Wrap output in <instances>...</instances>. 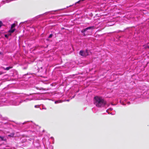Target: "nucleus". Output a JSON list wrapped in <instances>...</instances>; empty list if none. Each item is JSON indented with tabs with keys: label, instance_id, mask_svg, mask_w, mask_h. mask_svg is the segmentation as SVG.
Here are the masks:
<instances>
[{
	"label": "nucleus",
	"instance_id": "1",
	"mask_svg": "<svg viewBox=\"0 0 149 149\" xmlns=\"http://www.w3.org/2000/svg\"><path fill=\"white\" fill-rule=\"evenodd\" d=\"M94 103L97 107H105L107 102L102 97L97 96L94 98Z\"/></svg>",
	"mask_w": 149,
	"mask_h": 149
},
{
	"label": "nucleus",
	"instance_id": "2",
	"mask_svg": "<svg viewBox=\"0 0 149 149\" xmlns=\"http://www.w3.org/2000/svg\"><path fill=\"white\" fill-rule=\"evenodd\" d=\"M94 28V26H92L88 27L85 29H83L82 30H81V32L82 33H84L87 30H88V29H93Z\"/></svg>",
	"mask_w": 149,
	"mask_h": 149
},
{
	"label": "nucleus",
	"instance_id": "3",
	"mask_svg": "<svg viewBox=\"0 0 149 149\" xmlns=\"http://www.w3.org/2000/svg\"><path fill=\"white\" fill-rule=\"evenodd\" d=\"M86 53H87V51H86L85 52H84L82 51H81L80 52L79 54H80L83 56H86V55H87L88 54H86Z\"/></svg>",
	"mask_w": 149,
	"mask_h": 149
},
{
	"label": "nucleus",
	"instance_id": "4",
	"mask_svg": "<svg viewBox=\"0 0 149 149\" xmlns=\"http://www.w3.org/2000/svg\"><path fill=\"white\" fill-rule=\"evenodd\" d=\"M15 29H11L9 31V32L11 33H13L15 31Z\"/></svg>",
	"mask_w": 149,
	"mask_h": 149
},
{
	"label": "nucleus",
	"instance_id": "5",
	"mask_svg": "<svg viewBox=\"0 0 149 149\" xmlns=\"http://www.w3.org/2000/svg\"><path fill=\"white\" fill-rule=\"evenodd\" d=\"M0 139L2 141H5L6 139V138L4 137L0 136Z\"/></svg>",
	"mask_w": 149,
	"mask_h": 149
},
{
	"label": "nucleus",
	"instance_id": "6",
	"mask_svg": "<svg viewBox=\"0 0 149 149\" xmlns=\"http://www.w3.org/2000/svg\"><path fill=\"white\" fill-rule=\"evenodd\" d=\"M63 102V101H62L61 100H58L55 101V104H57V103H61V102Z\"/></svg>",
	"mask_w": 149,
	"mask_h": 149
},
{
	"label": "nucleus",
	"instance_id": "7",
	"mask_svg": "<svg viewBox=\"0 0 149 149\" xmlns=\"http://www.w3.org/2000/svg\"><path fill=\"white\" fill-rule=\"evenodd\" d=\"M12 68V67H8L6 68H4V69L5 70H8Z\"/></svg>",
	"mask_w": 149,
	"mask_h": 149
},
{
	"label": "nucleus",
	"instance_id": "8",
	"mask_svg": "<svg viewBox=\"0 0 149 149\" xmlns=\"http://www.w3.org/2000/svg\"><path fill=\"white\" fill-rule=\"evenodd\" d=\"M15 24H12L11 25V29H13V28H14V27H15Z\"/></svg>",
	"mask_w": 149,
	"mask_h": 149
},
{
	"label": "nucleus",
	"instance_id": "9",
	"mask_svg": "<svg viewBox=\"0 0 149 149\" xmlns=\"http://www.w3.org/2000/svg\"><path fill=\"white\" fill-rule=\"evenodd\" d=\"M14 135V134L13 133H12L11 134H10L9 135H8V136L10 137H13Z\"/></svg>",
	"mask_w": 149,
	"mask_h": 149
},
{
	"label": "nucleus",
	"instance_id": "10",
	"mask_svg": "<svg viewBox=\"0 0 149 149\" xmlns=\"http://www.w3.org/2000/svg\"><path fill=\"white\" fill-rule=\"evenodd\" d=\"M2 23L1 21H0V28L2 25Z\"/></svg>",
	"mask_w": 149,
	"mask_h": 149
},
{
	"label": "nucleus",
	"instance_id": "11",
	"mask_svg": "<svg viewBox=\"0 0 149 149\" xmlns=\"http://www.w3.org/2000/svg\"><path fill=\"white\" fill-rule=\"evenodd\" d=\"M5 36L6 38H8L9 37V35H8V34H5Z\"/></svg>",
	"mask_w": 149,
	"mask_h": 149
},
{
	"label": "nucleus",
	"instance_id": "12",
	"mask_svg": "<svg viewBox=\"0 0 149 149\" xmlns=\"http://www.w3.org/2000/svg\"><path fill=\"white\" fill-rule=\"evenodd\" d=\"M52 34H51L49 36V38H51L52 37Z\"/></svg>",
	"mask_w": 149,
	"mask_h": 149
},
{
	"label": "nucleus",
	"instance_id": "13",
	"mask_svg": "<svg viewBox=\"0 0 149 149\" xmlns=\"http://www.w3.org/2000/svg\"><path fill=\"white\" fill-rule=\"evenodd\" d=\"M19 104H14V105H19Z\"/></svg>",
	"mask_w": 149,
	"mask_h": 149
},
{
	"label": "nucleus",
	"instance_id": "14",
	"mask_svg": "<svg viewBox=\"0 0 149 149\" xmlns=\"http://www.w3.org/2000/svg\"><path fill=\"white\" fill-rule=\"evenodd\" d=\"M38 107V105H35V108H37V107Z\"/></svg>",
	"mask_w": 149,
	"mask_h": 149
},
{
	"label": "nucleus",
	"instance_id": "15",
	"mask_svg": "<svg viewBox=\"0 0 149 149\" xmlns=\"http://www.w3.org/2000/svg\"><path fill=\"white\" fill-rule=\"evenodd\" d=\"M8 35H9V36L11 35V33H9V34H8Z\"/></svg>",
	"mask_w": 149,
	"mask_h": 149
},
{
	"label": "nucleus",
	"instance_id": "16",
	"mask_svg": "<svg viewBox=\"0 0 149 149\" xmlns=\"http://www.w3.org/2000/svg\"><path fill=\"white\" fill-rule=\"evenodd\" d=\"M111 115H113V114H114V113H111Z\"/></svg>",
	"mask_w": 149,
	"mask_h": 149
},
{
	"label": "nucleus",
	"instance_id": "17",
	"mask_svg": "<svg viewBox=\"0 0 149 149\" xmlns=\"http://www.w3.org/2000/svg\"><path fill=\"white\" fill-rule=\"evenodd\" d=\"M66 101H69V100H66Z\"/></svg>",
	"mask_w": 149,
	"mask_h": 149
}]
</instances>
